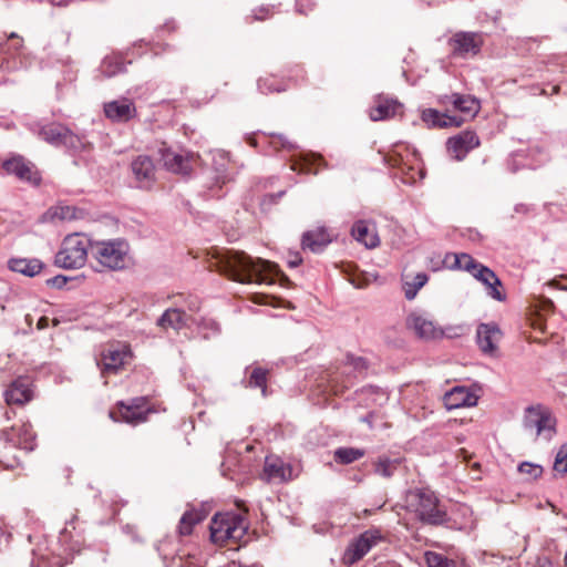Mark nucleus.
Listing matches in <instances>:
<instances>
[{
  "instance_id": "nucleus-1",
  "label": "nucleus",
  "mask_w": 567,
  "mask_h": 567,
  "mask_svg": "<svg viewBox=\"0 0 567 567\" xmlns=\"http://www.w3.org/2000/svg\"><path fill=\"white\" fill-rule=\"evenodd\" d=\"M218 270L241 284L252 281L271 284L269 276L277 274V266L268 260L252 259L244 251H228L217 260Z\"/></svg>"
},
{
  "instance_id": "nucleus-2",
  "label": "nucleus",
  "mask_w": 567,
  "mask_h": 567,
  "mask_svg": "<svg viewBox=\"0 0 567 567\" xmlns=\"http://www.w3.org/2000/svg\"><path fill=\"white\" fill-rule=\"evenodd\" d=\"M405 507L425 524L439 525L446 518V513L440 507L437 497L426 488L409 491L405 496Z\"/></svg>"
},
{
  "instance_id": "nucleus-3",
  "label": "nucleus",
  "mask_w": 567,
  "mask_h": 567,
  "mask_svg": "<svg viewBox=\"0 0 567 567\" xmlns=\"http://www.w3.org/2000/svg\"><path fill=\"white\" fill-rule=\"evenodd\" d=\"M248 526L245 519L236 513H217L213 516L209 530L210 540L224 546L228 542H240L246 535Z\"/></svg>"
},
{
  "instance_id": "nucleus-4",
  "label": "nucleus",
  "mask_w": 567,
  "mask_h": 567,
  "mask_svg": "<svg viewBox=\"0 0 567 567\" xmlns=\"http://www.w3.org/2000/svg\"><path fill=\"white\" fill-rule=\"evenodd\" d=\"M130 246L124 239L95 241L91 245V254L104 268L110 270L124 269L128 262Z\"/></svg>"
},
{
  "instance_id": "nucleus-5",
  "label": "nucleus",
  "mask_w": 567,
  "mask_h": 567,
  "mask_svg": "<svg viewBox=\"0 0 567 567\" xmlns=\"http://www.w3.org/2000/svg\"><path fill=\"white\" fill-rule=\"evenodd\" d=\"M93 243L81 234H72L64 238L61 249L55 255V265L64 269H78L85 265L89 248Z\"/></svg>"
},
{
  "instance_id": "nucleus-6",
  "label": "nucleus",
  "mask_w": 567,
  "mask_h": 567,
  "mask_svg": "<svg viewBox=\"0 0 567 567\" xmlns=\"http://www.w3.org/2000/svg\"><path fill=\"white\" fill-rule=\"evenodd\" d=\"M523 425L535 440L542 439L549 442L556 434V419L551 411L542 404L525 409Z\"/></svg>"
},
{
  "instance_id": "nucleus-7",
  "label": "nucleus",
  "mask_w": 567,
  "mask_h": 567,
  "mask_svg": "<svg viewBox=\"0 0 567 567\" xmlns=\"http://www.w3.org/2000/svg\"><path fill=\"white\" fill-rule=\"evenodd\" d=\"M455 267L468 271L475 279L487 288V295L497 301H504L506 296L499 290L502 281L488 267L477 262L467 254L455 256Z\"/></svg>"
},
{
  "instance_id": "nucleus-8",
  "label": "nucleus",
  "mask_w": 567,
  "mask_h": 567,
  "mask_svg": "<svg viewBox=\"0 0 567 567\" xmlns=\"http://www.w3.org/2000/svg\"><path fill=\"white\" fill-rule=\"evenodd\" d=\"M37 436L30 423L14 424L0 432V461L7 455V449H21L31 452L37 446Z\"/></svg>"
},
{
  "instance_id": "nucleus-9",
  "label": "nucleus",
  "mask_w": 567,
  "mask_h": 567,
  "mask_svg": "<svg viewBox=\"0 0 567 567\" xmlns=\"http://www.w3.org/2000/svg\"><path fill=\"white\" fill-rule=\"evenodd\" d=\"M38 135L53 146L65 147L74 152L84 150L87 144L84 136L76 135L66 126L58 123L41 126Z\"/></svg>"
},
{
  "instance_id": "nucleus-10",
  "label": "nucleus",
  "mask_w": 567,
  "mask_h": 567,
  "mask_svg": "<svg viewBox=\"0 0 567 567\" xmlns=\"http://www.w3.org/2000/svg\"><path fill=\"white\" fill-rule=\"evenodd\" d=\"M382 536L378 529H368L354 538L342 556V564L352 566L361 560L380 540Z\"/></svg>"
},
{
  "instance_id": "nucleus-11",
  "label": "nucleus",
  "mask_w": 567,
  "mask_h": 567,
  "mask_svg": "<svg viewBox=\"0 0 567 567\" xmlns=\"http://www.w3.org/2000/svg\"><path fill=\"white\" fill-rule=\"evenodd\" d=\"M159 159L163 166L171 173L181 174L183 176L188 175L193 165L197 159V156L186 151H174L167 147L165 144L158 150Z\"/></svg>"
},
{
  "instance_id": "nucleus-12",
  "label": "nucleus",
  "mask_w": 567,
  "mask_h": 567,
  "mask_svg": "<svg viewBox=\"0 0 567 567\" xmlns=\"http://www.w3.org/2000/svg\"><path fill=\"white\" fill-rule=\"evenodd\" d=\"M151 412L145 398L132 399L128 404L118 402L116 410L110 412V416L114 421L125 422L131 425H137L147 420Z\"/></svg>"
},
{
  "instance_id": "nucleus-13",
  "label": "nucleus",
  "mask_w": 567,
  "mask_h": 567,
  "mask_svg": "<svg viewBox=\"0 0 567 567\" xmlns=\"http://www.w3.org/2000/svg\"><path fill=\"white\" fill-rule=\"evenodd\" d=\"M405 326L417 338L423 340H435L444 336L443 329L421 312H411L405 319Z\"/></svg>"
},
{
  "instance_id": "nucleus-14",
  "label": "nucleus",
  "mask_w": 567,
  "mask_h": 567,
  "mask_svg": "<svg viewBox=\"0 0 567 567\" xmlns=\"http://www.w3.org/2000/svg\"><path fill=\"white\" fill-rule=\"evenodd\" d=\"M503 337L499 327L495 322L480 323L476 328V342L480 350L489 357H496L498 343Z\"/></svg>"
},
{
  "instance_id": "nucleus-15",
  "label": "nucleus",
  "mask_w": 567,
  "mask_h": 567,
  "mask_svg": "<svg viewBox=\"0 0 567 567\" xmlns=\"http://www.w3.org/2000/svg\"><path fill=\"white\" fill-rule=\"evenodd\" d=\"M132 174L140 188L150 189L156 179V167L148 155H138L131 163Z\"/></svg>"
},
{
  "instance_id": "nucleus-16",
  "label": "nucleus",
  "mask_w": 567,
  "mask_h": 567,
  "mask_svg": "<svg viewBox=\"0 0 567 567\" xmlns=\"http://www.w3.org/2000/svg\"><path fill=\"white\" fill-rule=\"evenodd\" d=\"M130 357V350L126 346L111 344L102 351L101 360L97 362L102 374L116 373Z\"/></svg>"
},
{
  "instance_id": "nucleus-17",
  "label": "nucleus",
  "mask_w": 567,
  "mask_h": 567,
  "mask_svg": "<svg viewBox=\"0 0 567 567\" xmlns=\"http://www.w3.org/2000/svg\"><path fill=\"white\" fill-rule=\"evenodd\" d=\"M478 145V136L471 131L462 132L449 138L446 143L450 155L457 161L464 159L468 152L476 148Z\"/></svg>"
},
{
  "instance_id": "nucleus-18",
  "label": "nucleus",
  "mask_w": 567,
  "mask_h": 567,
  "mask_svg": "<svg viewBox=\"0 0 567 567\" xmlns=\"http://www.w3.org/2000/svg\"><path fill=\"white\" fill-rule=\"evenodd\" d=\"M262 476L269 483L288 482L292 478V467L277 456H267Z\"/></svg>"
},
{
  "instance_id": "nucleus-19",
  "label": "nucleus",
  "mask_w": 567,
  "mask_h": 567,
  "mask_svg": "<svg viewBox=\"0 0 567 567\" xmlns=\"http://www.w3.org/2000/svg\"><path fill=\"white\" fill-rule=\"evenodd\" d=\"M478 396L466 386L456 385L443 396L444 406L447 410L475 406Z\"/></svg>"
},
{
  "instance_id": "nucleus-20",
  "label": "nucleus",
  "mask_w": 567,
  "mask_h": 567,
  "mask_svg": "<svg viewBox=\"0 0 567 567\" xmlns=\"http://www.w3.org/2000/svg\"><path fill=\"white\" fill-rule=\"evenodd\" d=\"M104 114L113 122L125 123L136 116V107L128 99L114 100L104 104Z\"/></svg>"
},
{
  "instance_id": "nucleus-21",
  "label": "nucleus",
  "mask_w": 567,
  "mask_h": 567,
  "mask_svg": "<svg viewBox=\"0 0 567 567\" xmlns=\"http://www.w3.org/2000/svg\"><path fill=\"white\" fill-rule=\"evenodd\" d=\"M195 323V318L188 316L179 308H168L156 320V326L161 329L167 330L168 328L179 331L188 324Z\"/></svg>"
},
{
  "instance_id": "nucleus-22",
  "label": "nucleus",
  "mask_w": 567,
  "mask_h": 567,
  "mask_svg": "<svg viewBox=\"0 0 567 567\" xmlns=\"http://www.w3.org/2000/svg\"><path fill=\"white\" fill-rule=\"evenodd\" d=\"M453 55L465 56L467 54H476L480 51V43L475 33L457 32L450 39Z\"/></svg>"
},
{
  "instance_id": "nucleus-23",
  "label": "nucleus",
  "mask_w": 567,
  "mask_h": 567,
  "mask_svg": "<svg viewBox=\"0 0 567 567\" xmlns=\"http://www.w3.org/2000/svg\"><path fill=\"white\" fill-rule=\"evenodd\" d=\"M332 237L324 227H318L308 230L302 235L301 246L303 249L318 254L321 252L330 243Z\"/></svg>"
},
{
  "instance_id": "nucleus-24",
  "label": "nucleus",
  "mask_w": 567,
  "mask_h": 567,
  "mask_svg": "<svg viewBox=\"0 0 567 567\" xmlns=\"http://www.w3.org/2000/svg\"><path fill=\"white\" fill-rule=\"evenodd\" d=\"M422 120L429 127H458L464 122L460 116L441 113L434 109L424 110Z\"/></svg>"
},
{
  "instance_id": "nucleus-25",
  "label": "nucleus",
  "mask_w": 567,
  "mask_h": 567,
  "mask_svg": "<svg viewBox=\"0 0 567 567\" xmlns=\"http://www.w3.org/2000/svg\"><path fill=\"white\" fill-rule=\"evenodd\" d=\"M402 107L396 100L379 96L375 105L370 109V118L372 121H383L393 117Z\"/></svg>"
},
{
  "instance_id": "nucleus-26",
  "label": "nucleus",
  "mask_w": 567,
  "mask_h": 567,
  "mask_svg": "<svg viewBox=\"0 0 567 567\" xmlns=\"http://www.w3.org/2000/svg\"><path fill=\"white\" fill-rule=\"evenodd\" d=\"M8 404L22 405L32 399V391L27 379H19L11 383L4 392Z\"/></svg>"
},
{
  "instance_id": "nucleus-27",
  "label": "nucleus",
  "mask_w": 567,
  "mask_h": 567,
  "mask_svg": "<svg viewBox=\"0 0 567 567\" xmlns=\"http://www.w3.org/2000/svg\"><path fill=\"white\" fill-rule=\"evenodd\" d=\"M353 238L363 244L367 248H375L380 244L379 236L374 227H371L367 220H358L351 229Z\"/></svg>"
},
{
  "instance_id": "nucleus-28",
  "label": "nucleus",
  "mask_w": 567,
  "mask_h": 567,
  "mask_svg": "<svg viewBox=\"0 0 567 567\" xmlns=\"http://www.w3.org/2000/svg\"><path fill=\"white\" fill-rule=\"evenodd\" d=\"M3 169L9 174L16 175L22 181H27L33 184H38L40 182L38 174L32 172V168L27 163H24L21 157H14L6 161L3 163Z\"/></svg>"
},
{
  "instance_id": "nucleus-29",
  "label": "nucleus",
  "mask_w": 567,
  "mask_h": 567,
  "mask_svg": "<svg viewBox=\"0 0 567 567\" xmlns=\"http://www.w3.org/2000/svg\"><path fill=\"white\" fill-rule=\"evenodd\" d=\"M8 268L27 277L39 275L44 264L38 258H11L8 260Z\"/></svg>"
},
{
  "instance_id": "nucleus-30",
  "label": "nucleus",
  "mask_w": 567,
  "mask_h": 567,
  "mask_svg": "<svg viewBox=\"0 0 567 567\" xmlns=\"http://www.w3.org/2000/svg\"><path fill=\"white\" fill-rule=\"evenodd\" d=\"M451 104L453 107L468 116H474L478 113L481 109L480 101L466 94L452 93L451 94Z\"/></svg>"
},
{
  "instance_id": "nucleus-31",
  "label": "nucleus",
  "mask_w": 567,
  "mask_h": 567,
  "mask_svg": "<svg viewBox=\"0 0 567 567\" xmlns=\"http://www.w3.org/2000/svg\"><path fill=\"white\" fill-rule=\"evenodd\" d=\"M204 519V515L197 511H187L183 514L178 524V533L182 536H188L192 534L193 528L196 524Z\"/></svg>"
},
{
  "instance_id": "nucleus-32",
  "label": "nucleus",
  "mask_w": 567,
  "mask_h": 567,
  "mask_svg": "<svg viewBox=\"0 0 567 567\" xmlns=\"http://www.w3.org/2000/svg\"><path fill=\"white\" fill-rule=\"evenodd\" d=\"M365 454L364 450L357 447H339L334 451V461L339 464H351Z\"/></svg>"
},
{
  "instance_id": "nucleus-33",
  "label": "nucleus",
  "mask_w": 567,
  "mask_h": 567,
  "mask_svg": "<svg viewBox=\"0 0 567 567\" xmlns=\"http://www.w3.org/2000/svg\"><path fill=\"white\" fill-rule=\"evenodd\" d=\"M125 71L126 66L118 56H107L101 64V72L107 78H112Z\"/></svg>"
},
{
  "instance_id": "nucleus-34",
  "label": "nucleus",
  "mask_w": 567,
  "mask_h": 567,
  "mask_svg": "<svg viewBox=\"0 0 567 567\" xmlns=\"http://www.w3.org/2000/svg\"><path fill=\"white\" fill-rule=\"evenodd\" d=\"M368 369V362L362 357H354L352 354H348L346 357V362L343 365L342 373L346 374H362Z\"/></svg>"
},
{
  "instance_id": "nucleus-35",
  "label": "nucleus",
  "mask_w": 567,
  "mask_h": 567,
  "mask_svg": "<svg viewBox=\"0 0 567 567\" xmlns=\"http://www.w3.org/2000/svg\"><path fill=\"white\" fill-rule=\"evenodd\" d=\"M48 214L52 220H72L78 218V209L73 206H55L52 207Z\"/></svg>"
},
{
  "instance_id": "nucleus-36",
  "label": "nucleus",
  "mask_w": 567,
  "mask_h": 567,
  "mask_svg": "<svg viewBox=\"0 0 567 567\" xmlns=\"http://www.w3.org/2000/svg\"><path fill=\"white\" fill-rule=\"evenodd\" d=\"M267 374H268V371L262 368L252 369V371L248 378V381H247V386L259 388V389H261L262 394L266 395Z\"/></svg>"
},
{
  "instance_id": "nucleus-37",
  "label": "nucleus",
  "mask_w": 567,
  "mask_h": 567,
  "mask_svg": "<svg viewBox=\"0 0 567 567\" xmlns=\"http://www.w3.org/2000/svg\"><path fill=\"white\" fill-rule=\"evenodd\" d=\"M427 280H429V277L425 272H417L413 277L412 282L405 284V289H404L405 298L408 300H412L416 296L417 291L427 282Z\"/></svg>"
},
{
  "instance_id": "nucleus-38",
  "label": "nucleus",
  "mask_w": 567,
  "mask_h": 567,
  "mask_svg": "<svg viewBox=\"0 0 567 567\" xmlns=\"http://www.w3.org/2000/svg\"><path fill=\"white\" fill-rule=\"evenodd\" d=\"M198 328V333L202 336L203 339H209L212 337H215L219 333V324L213 320V319H202L199 322L195 320V323Z\"/></svg>"
},
{
  "instance_id": "nucleus-39",
  "label": "nucleus",
  "mask_w": 567,
  "mask_h": 567,
  "mask_svg": "<svg viewBox=\"0 0 567 567\" xmlns=\"http://www.w3.org/2000/svg\"><path fill=\"white\" fill-rule=\"evenodd\" d=\"M399 462L396 460L390 458H379L375 463V473L384 478H390L393 476L395 470L398 468Z\"/></svg>"
},
{
  "instance_id": "nucleus-40",
  "label": "nucleus",
  "mask_w": 567,
  "mask_h": 567,
  "mask_svg": "<svg viewBox=\"0 0 567 567\" xmlns=\"http://www.w3.org/2000/svg\"><path fill=\"white\" fill-rule=\"evenodd\" d=\"M517 470L520 474L525 475L528 481L538 480L544 472L542 465L532 462H522Z\"/></svg>"
},
{
  "instance_id": "nucleus-41",
  "label": "nucleus",
  "mask_w": 567,
  "mask_h": 567,
  "mask_svg": "<svg viewBox=\"0 0 567 567\" xmlns=\"http://www.w3.org/2000/svg\"><path fill=\"white\" fill-rule=\"evenodd\" d=\"M553 470L557 474H567V444H563L558 449L555 456Z\"/></svg>"
},
{
  "instance_id": "nucleus-42",
  "label": "nucleus",
  "mask_w": 567,
  "mask_h": 567,
  "mask_svg": "<svg viewBox=\"0 0 567 567\" xmlns=\"http://www.w3.org/2000/svg\"><path fill=\"white\" fill-rule=\"evenodd\" d=\"M425 559H426L427 567H455L454 561L450 560L442 554L426 553Z\"/></svg>"
},
{
  "instance_id": "nucleus-43",
  "label": "nucleus",
  "mask_w": 567,
  "mask_h": 567,
  "mask_svg": "<svg viewBox=\"0 0 567 567\" xmlns=\"http://www.w3.org/2000/svg\"><path fill=\"white\" fill-rule=\"evenodd\" d=\"M269 144L275 150L286 148V150H293L296 147V144L288 141L284 135L281 134H271L269 136Z\"/></svg>"
},
{
  "instance_id": "nucleus-44",
  "label": "nucleus",
  "mask_w": 567,
  "mask_h": 567,
  "mask_svg": "<svg viewBox=\"0 0 567 567\" xmlns=\"http://www.w3.org/2000/svg\"><path fill=\"white\" fill-rule=\"evenodd\" d=\"M274 79H260L258 81V89L262 93H269V92H280L281 89L279 86H276Z\"/></svg>"
},
{
  "instance_id": "nucleus-45",
  "label": "nucleus",
  "mask_w": 567,
  "mask_h": 567,
  "mask_svg": "<svg viewBox=\"0 0 567 567\" xmlns=\"http://www.w3.org/2000/svg\"><path fill=\"white\" fill-rule=\"evenodd\" d=\"M68 281H69L68 277H65L63 275H56V276L48 279L47 285L50 287L61 289L66 285Z\"/></svg>"
},
{
  "instance_id": "nucleus-46",
  "label": "nucleus",
  "mask_w": 567,
  "mask_h": 567,
  "mask_svg": "<svg viewBox=\"0 0 567 567\" xmlns=\"http://www.w3.org/2000/svg\"><path fill=\"white\" fill-rule=\"evenodd\" d=\"M10 47H12L16 51L22 47V39H20L16 33H11L9 37Z\"/></svg>"
},
{
  "instance_id": "nucleus-47",
  "label": "nucleus",
  "mask_w": 567,
  "mask_h": 567,
  "mask_svg": "<svg viewBox=\"0 0 567 567\" xmlns=\"http://www.w3.org/2000/svg\"><path fill=\"white\" fill-rule=\"evenodd\" d=\"M49 326V319L47 317H41L37 323V328L39 330L45 329Z\"/></svg>"
},
{
  "instance_id": "nucleus-48",
  "label": "nucleus",
  "mask_w": 567,
  "mask_h": 567,
  "mask_svg": "<svg viewBox=\"0 0 567 567\" xmlns=\"http://www.w3.org/2000/svg\"><path fill=\"white\" fill-rule=\"evenodd\" d=\"M451 94H445V95H441L439 96V103L441 105H447V104H451Z\"/></svg>"
},
{
  "instance_id": "nucleus-49",
  "label": "nucleus",
  "mask_w": 567,
  "mask_h": 567,
  "mask_svg": "<svg viewBox=\"0 0 567 567\" xmlns=\"http://www.w3.org/2000/svg\"><path fill=\"white\" fill-rule=\"evenodd\" d=\"M301 261H302V259L298 255H296L293 257V259L288 261V264L290 267L295 268V267H298L301 264Z\"/></svg>"
},
{
  "instance_id": "nucleus-50",
  "label": "nucleus",
  "mask_w": 567,
  "mask_h": 567,
  "mask_svg": "<svg viewBox=\"0 0 567 567\" xmlns=\"http://www.w3.org/2000/svg\"><path fill=\"white\" fill-rule=\"evenodd\" d=\"M228 567H261L260 565L258 564H252V565H243L240 563H236V561H231Z\"/></svg>"
},
{
  "instance_id": "nucleus-51",
  "label": "nucleus",
  "mask_w": 567,
  "mask_h": 567,
  "mask_svg": "<svg viewBox=\"0 0 567 567\" xmlns=\"http://www.w3.org/2000/svg\"><path fill=\"white\" fill-rule=\"evenodd\" d=\"M515 212L526 214L528 212V207L524 204H518L515 206Z\"/></svg>"
},
{
  "instance_id": "nucleus-52",
  "label": "nucleus",
  "mask_w": 567,
  "mask_h": 567,
  "mask_svg": "<svg viewBox=\"0 0 567 567\" xmlns=\"http://www.w3.org/2000/svg\"><path fill=\"white\" fill-rule=\"evenodd\" d=\"M189 310L193 311V312H196L199 310V302L196 300V301H193L189 303Z\"/></svg>"
},
{
  "instance_id": "nucleus-53",
  "label": "nucleus",
  "mask_w": 567,
  "mask_h": 567,
  "mask_svg": "<svg viewBox=\"0 0 567 567\" xmlns=\"http://www.w3.org/2000/svg\"><path fill=\"white\" fill-rule=\"evenodd\" d=\"M299 172H301V173H313V174H317V171H316V172H311L310 167H301Z\"/></svg>"
},
{
  "instance_id": "nucleus-54",
  "label": "nucleus",
  "mask_w": 567,
  "mask_h": 567,
  "mask_svg": "<svg viewBox=\"0 0 567 567\" xmlns=\"http://www.w3.org/2000/svg\"><path fill=\"white\" fill-rule=\"evenodd\" d=\"M297 9H298L299 12L303 13V10L301 9L299 2L297 3Z\"/></svg>"
},
{
  "instance_id": "nucleus-55",
  "label": "nucleus",
  "mask_w": 567,
  "mask_h": 567,
  "mask_svg": "<svg viewBox=\"0 0 567 567\" xmlns=\"http://www.w3.org/2000/svg\"><path fill=\"white\" fill-rule=\"evenodd\" d=\"M362 421L370 423L369 416L363 417Z\"/></svg>"
},
{
  "instance_id": "nucleus-56",
  "label": "nucleus",
  "mask_w": 567,
  "mask_h": 567,
  "mask_svg": "<svg viewBox=\"0 0 567 567\" xmlns=\"http://www.w3.org/2000/svg\"><path fill=\"white\" fill-rule=\"evenodd\" d=\"M564 560H565V564H566V566H567V551H566V555H565Z\"/></svg>"
}]
</instances>
